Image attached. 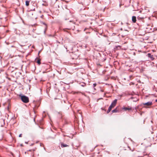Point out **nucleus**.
<instances>
[{
  "label": "nucleus",
  "instance_id": "1",
  "mask_svg": "<svg viewBox=\"0 0 157 157\" xmlns=\"http://www.w3.org/2000/svg\"><path fill=\"white\" fill-rule=\"evenodd\" d=\"M21 101L24 103H27L29 102V98L25 96L22 95V94L20 95Z\"/></svg>",
  "mask_w": 157,
  "mask_h": 157
},
{
  "label": "nucleus",
  "instance_id": "2",
  "mask_svg": "<svg viewBox=\"0 0 157 157\" xmlns=\"http://www.w3.org/2000/svg\"><path fill=\"white\" fill-rule=\"evenodd\" d=\"M122 109L124 110L125 111L128 110V111L131 110L132 109V107H122Z\"/></svg>",
  "mask_w": 157,
  "mask_h": 157
},
{
  "label": "nucleus",
  "instance_id": "3",
  "mask_svg": "<svg viewBox=\"0 0 157 157\" xmlns=\"http://www.w3.org/2000/svg\"><path fill=\"white\" fill-rule=\"evenodd\" d=\"M114 107V106H113V105L111 104L109 107L107 111V113H108L111 111L112 108Z\"/></svg>",
  "mask_w": 157,
  "mask_h": 157
},
{
  "label": "nucleus",
  "instance_id": "4",
  "mask_svg": "<svg viewBox=\"0 0 157 157\" xmlns=\"http://www.w3.org/2000/svg\"><path fill=\"white\" fill-rule=\"evenodd\" d=\"M147 56L148 57L150 58L152 60H153L154 59V58L153 57V56L151 55V54L150 53L147 54Z\"/></svg>",
  "mask_w": 157,
  "mask_h": 157
},
{
  "label": "nucleus",
  "instance_id": "5",
  "mask_svg": "<svg viewBox=\"0 0 157 157\" xmlns=\"http://www.w3.org/2000/svg\"><path fill=\"white\" fill-rule=\"evenodd\" d=\"M117 99H115L112 102V103H111V105H113V106H115L116 104H117Z\"/></svg>",
  "mask_w": 157,
  "mask_h": 157
},
{
  "label": "nucleus",
  "instance_id": "6",
  "mask_svg": "<svg viewBox=\"0 0 157 157\" xmlns=\"http://www.w3.org/2000/svg\"><path fill=\"white\" fill-rule=\"evenodd\" d=\"M143 104L147 106L151 105H152V102L151 101H148L147 102L144 103Z\"/></svg>",
  "mask_w": 157,
  "mask_h": 157
},
{
  "label": "nucleus",
  "instance_id": "7",
  "mask_svg": "<svg viewBox=\"0 0 157 157\" xmlns=\"http://www.w3.org/2000/svg\"><path fill=\"white\" fill-rule=\"evenodd\" d=\"M130 99H133V101L136 102L138 100V99L137 98H136V97H131L130 98Z\"/></svg>",
  "mask_w": 157,
  "mask_h": 157
},
{
  "label": "nucleus",
  "instance_id": "8",
  "mask_svg": "<svg viewBox=\"0 0 157 157\" xmlns=\"http://www.w3.org/2000/svg\"><path fill=\"white\" fill-rule=\"evenodd\" d=\"M132 21L133 23H135L136 21V17L135 16H133L132 17Z\"/></svg>",
  "mask_w": 157,
  "mask_h": 157
},
{
  "label": "nucleus",
  "instance_id": "9",
  "mask_svg": "<svg viewBox=\"0 0 157 157\" xmlns=\"http://www.w3.org/2000/svg\"><path fill=\"white\" fill-rule=\"evenodd\" d=\"M61 146L62 147H69V145H67L66 144H65L63 143H61Z\"/></svg>",
  "mask_w": 157,
  "mask_h": 157
},
{
  "label": "nucleus",
  "instance_id": "10",
  "mask_svg": "<svg viewBox=\"0 0 157 157\" xmlns=\"http://www.w3.org/2000/svg\"><path fill=\"white\" fill-rule=\"evenodd\" d=\"M118 112H119V110L117 109V107L116 108H115V109L113 110L112 111V113H117Z\"/></svg>",
  "mask_w": 157,
  "mask_h": 157
},
{
  "label": "nucleus",
  "instance_id": "11",
  "mask_svg": "<svg viewBox=\"0 0 157 157\" xmlns=\"http://www.w3.org/2000/svg\"><path fill=\"white\" fill-rule=\"evenodd\" d=\"M30 1H29L27 0L25 1V5L27 6H28L29 5Z\"/></svg>",
  "mask_w": 157,
  "mask_h": 157
},
{
  "label": "nucleus",
  "instance_id": "12",
  "mask_svg": "<svg viewBox=\"0 0 157 157\" xmlns=\"http://www.w3.org/2000/svg\"><path fill=\"white\" fill-rule=\"evenodd\" d=\"M36 62L39 65H40L41 63L40 59H39L38 60H37L36 61Z\"/></svg>",
  "mask_w": 157,
  "mask_h": 157
},
{
  "label": "nucleus",
  "instance_id": "13",
  "mask_svg": "<svg viewBox=\"0 0 157 157\" xmlns=\"http://www.w3.org/2000/svg\"><path fill=\"white\" fill-rule=\"evenodd\" d=\"M144 18L143 17H140V16H138V17H137V18L138 19H142V18Z\"/></svg>",
  "mask_w": 157,
  "mask_h": 157
},
{
  "label": "nucleus",
  "instance_id": "14",
  "mask_svg": "<svg viewBox=\"0 0 157 157\" xmlns=\"http://www.w3.org/2000/svg\"><path fill=\"white\" fill-rule=\"evenodd\" d=\"M86 84H85L84 83H82V84L81 85V86H86Z\"/></svg>",
  "mask_w": 157,
  "mask_h": 157
},
{
  "label": "nucleus",
  "instance_id": "15",
  "mask_svg": "<svg viewBox=\"0 0 157 157\" xmlns=\"http://www.w3.org/2000/svg\"><path fill=\"white\" fill-rule=\"evenodd\" d=\"M1 122H2L3 123V124L4 125L5 124V122H4V120L3 119H2L1 121Z\"/></svg>",
  "mask_w": 157,
  "mask_h": 157
},
{
  "label": "nucleus",
  "instance_id": "16",
  "mask_svg": "<svg viewBox=\"0 0 157 157\" xmlns=\"http://www.w3.org/2000/svg\"><path fill=\"white\" fill-rule=\"evenodd\" d=\"M96 85L97 84L96 83H94L93 85V87H95L96 86Z\"/></svg>",
  "mask_w": 157,
  "mask_h": 157
},
{
  "label": "nucleus",
  "instance_id": "17",
  "mask_svg": "<svg viewBox=\"0 0 157 157\" xmlns=\"http://www.w3.org/2000/svg\"><path fill=\"white\" fill-rule=\"evenodd\" d=\"M101 109L102 110H105V111H106V109H104V108H101Z\"/></svg>",
  "mask_w": 157,
  "mask_h": 157
},
{
  "label": "nucleus",
  "instance_id": "18",
  "mask_svg": "<svg viewBox=\"0 0 157 157\" xmlns=\"http://www.w3.org/2000/svg\"><path fill=\"white\" fill-rule=\"evenodd\" d=\"M78 56H75V57H74V58H75V59H76L78 58Z\"/></svg>",
  "mask_w": 157,
  "mask_h": 157
},
{
  "label": "nucleus",
  "instance_id": "19",
  "mask_svg": "<svg viewBox=\"0 0 157 157\" xmlns=\"http://www.w3.org/2000/svg\"><path fill=\"white\" fill-rule=\"evenodd\" d=\"M19 137H21L22 136V134H21L19 135Z\"/></svg>",
  "mask_w": 157,
  "mask_h": 157
},
{
  "label": "nucleus",
  "instance_id": "20",
  "mask_svg": "<svg viewBox=\"0 0 157 157\" xmlns=\"http://www.w3.org/2000/svg\"><path fill=\"white\" fill-rule=\"evenodd\" d=\"M66 29H63V30L64 31H66Z\"/></svg>",
  "mask_w": 157,
  "mask_h": 157
},
{
  "label": "nucleus",
  "instance_id": "21",
  "mask_svg": "<svg viewBox=\"0 0 157 157\" xmlns=\"http://www.w3.org/2000/svg\"><path fill=\"white\" fill-rule=\"evenodd\" d=\"M155 101L157 102V99L155 100Z\"/></svg>",
  "mask_w": 157,
  "mask_h": 157
},
{
  "label": "nucleus",
  "instance_id": "22",
  "mask_svg": "<svg viewBox=\"0 0 157 157\" xmlns=\"http://www.w3.org/2000/svg\"><path fill=\"white\" fill-rule=\"evenodd\" d=\"M21 146H22L23 145H22V144H21Z\"/></svg>",
  "mask_w": 157,
  "mask_h": 157
},
{
  "label": "nucleus",
  "instance_id": "23",
  "mask_svg": "<svg viewBox=\"0 0 157 157\" xmlns=\"http://www.w3.org/2000/svg\"><path fill=\"white\" fill-rule=\"evenodd\" d=\"M44 25H46V24H45V23H44Z\"/></svg>",
  "mask_w": 157,
  "mask_h": 157
},
{
  "label": "nucleus",
  "instance_id": "24",
  "mask_svg": "<svg viewBox=\"0 0 157 157\" xmlns=\"http://www.w3.org/2000/svg\"><path fill=\"white\" fill-rule=\"evenodd\" d=\"M25 143H26V144H27L28 143L27 142H25Z\"/></svg>",
  "mask_w": 157,
  "mask_h": 157
},
{
  "label": "nucleus",
  "instance_id": "25",
  "mask_svg": "<svg viewBox=\"0 0 157 157\" xmlns=\"http://www.w3.org/2000/svg\"><path fill=\"white\" fill-rule=\"evenodd\" d=\"M44 33H45V31H44Z\"/></svg>",
  "mask_w": 157,
  "mask_h": 157
},
{
  "label": "nucleus",
  "instance_id": "26",
  "mask_svg": "<svg viewBox=\"0 0 157 157\" xmlns=\"http://www.w3.org/2000/svg\"><path fill=\"white\" fill-rule=\"evenodd\" d=\"M29 151H31V150H29Z\"/></svg>",
  "mask_w": 157,
  "mask_h": 157
}]
</instances>
